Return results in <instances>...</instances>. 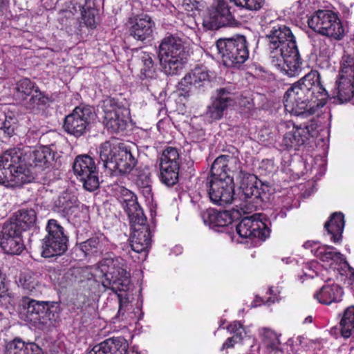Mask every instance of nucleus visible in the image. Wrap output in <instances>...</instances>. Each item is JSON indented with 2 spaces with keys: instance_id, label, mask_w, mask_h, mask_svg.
<instances>
[{
  "instance_id": "obj_1",
  "label": "nucleus",
  "mask_w": 354,
  "mask_h": 354,
  "mask_svg": "<svg viewBox=\"0 0 354 354\" xmlns=\"http://www.w3.org/2000/svg\"><path fill=\"white\" fill-rule=\"evenodd\" d=\"M265 30L272 64L288 76L297 75L301 70V62L295 38L290 29L271 21Z\"/></svg>"
},
{
  "instance_id": "obj_2",
  "label": "nucleus",
  "mask_w": 354,
  "mask_h": 354,
  "mask_svg": "<svg viewBox=\"0 0 354 354\" xmlns=\"http://www.w3.org/2000/svg\"><path fill=\"white\" fill-rule=\"evenodd\" d=\"M329 95L320 82L318 71H311L289 88L284 95V107L290 114L314 113L325 105Z\"/></svg>"
},
{
  "instance_id": "obj_3",
  "label": "nucleus",
  "mask_w": 354,
  "mask_h": 354,
  "mask_svg": "<svg viewBox=\"0 0 354 354\" xmlns=\"http://www.w3.org/2000/svg\"><path fill=\"white\" fill-rule=\"evenodd\" d=\"M239 166L236 158L221 156L213 162L209 180V196L214 204L223 205L232 203L234 196V183L231 171L233 165ZM239 168V167H238Z\"/></svg>"
},
{
  "instance_id": "obj_4",
  "label": "nucleus",
  "mask_w": 354,
  "mask_h": 354,
  "mask_svg": "<svg viewBox=\"0 0 354 354\" xmlns=\"http://www.w3.org/2000/svg\"><path fill=\"white\" fill-rule=\"evenodd\" d=\"M33 180L20 149L13 148L0 156V184L6 187H20Z\"/></svg>"
},
{
  "instance_id": "obj_5",
  "label": "nucleus",
  "mask_w": 354,
  "mask_h": 354,
  "mask_svg": "<svg viewBox=\"0 0 354 354\" xmlns=\"http://www.w3.org/2000/svg\"><path fill=\"white\" fill-rule=\"evenodd\" d=\"M93 281L101 279L104 290L110 289L117 293L127 291L130 283L129 274L123 268L120 259L106 258L102 260L95 272L91 274Z\"/></svg>"
},
{
  "instance_id": "obj_6",
  "label": "nucleus",
  "mask_w": 354,
  "mask_h": 354,
  "mask_svg": "<svg viewBox=\"0 0 354 354\" xmlns=\"http://www.w3.org/2000/svg\"><path fill=\"white\" fill-rule=\"evenodd\" d=\"M158 58L165 74H178L187 59V52L182 39L174 35L163 38L158 47Z\"/></svg>"
},
{
  "instance_id": "obj_7",
  "label": "nucleus",
  "mask_w": 354,
  "mask_h": 354,
  "mask_svg": "<svg viewBox=\"0 0 354 354\" xmlns=\"http://www.w3.org/2000/svg\"><path fill=\"white\" fill-rule=\"evenodd\" d=\"M215 48L223 64L227 67H239L249 57L247 41L244 36L220 39L216 42Z\"/></svg>"
},
{
  "instance_id": "obj_8",
  "label": "nucleus",
  "mask_w": 354,
  "mask_h": 354,
  "mask_svg": "<svg viewBox=\"0 0 354 354\" xmlns=\"http://www.w3.org/2000/svg\"><path fill=\"white\" fill-rule=\"evenodd\" d=\"M308 26L314 31L340 40L343 38L345 30L338 15L329 10H319L308 19Z\"/></svg>"
},
{
  "instance_id": "obj_9",
  "label": "nucleus",
  "mask_w": 354,
  "mask_h": 354,
  "mask_svg": "<svg viewBox=\"0 0 354 354\" xmlns=\"http://www.w3.org/2000/svg\"><path fill=\"white\" fill-rule=\"evenodd\" d=\"M47 235L42 240L41 256L50 258L63 254L67 250L68 237L63 227L55 219L48 221Z\"/></svg>"
},
{
  "instance_id": "obj_10",
  "label": "nucleus",
  "mask_w": 354,
  "mask_h": 354,
  "mask_svg": "<svg viewBox=\"0 0 354 354\" xmlns=\"http://www.w3.org/2000/svg\"><path fill=\"white\" fill-rule=\"evenodd\" d=\"M306 249L310 250L311 252L322 261L325 266H328L334 272L344 274L350 266L344 255L339 252L334 247L328 245H322L319 242L307 241L303 245Z\"/></svg>"
},
{
  "instance_id": "obj_11",
  "label": "nucleus",
  "mask_w": 354,
  "mask_h": 354,
  "mask_svg": "<svg viewBox=\"0 0 354 354\" xmlns=\"http://www.w3.org/2000/svg\"><path fill=\"white\" fill-rule=\"evenodd\" d=\"M270 222L261 214L244 217L236 226V232L244 239L265 241L270 234Z\"/></svg>"
},
{
  "instance_id": "obj_12",
  "label": "nucleus",
  "mask_w": 354,
  "mask_h": 354,
  "mask_svg": "<svg viewBox=\"0 0 354 354\" xmlns=\"http://www.w3.org/2000/svg\"><path fill=\"white\" fill-rule=\"evenodd\" d=\"M104 124L113 133L125 129L129 111L113 98H108L103 102Z\"/></svg>"
},
{
  "instance_id": "obj_13",
  "label": "nucleus",
  "mask_w": 354,
  "mask_h": 354,
  "mask_svg": "<svg viewBox=\"0 0 354 354\" xmlns=\"http://www.w3.org/2000/svg\"><path fill=\"white\" fill-rule=\"evenodd\" d=\"M73 168L77 178L83 183L86 190L92 192L98 187L97 172L92 158L87 155L78 156L74 161Z\"/></svg>"
},
{
  "instance_id": "obj_14",
  "label": "nucleus",
  "mask_w": 354,
  "mask_h": 354,
  "mask_svg": "<svg viewBox=\"0 0 354 354\" xmlns=\"http://www.w3.org/2000/svg\"><path fill=\"white\" fill-rule=\"evenodd\" d=\"M233 16L226 0H214L203 19V25L209 30L230 26Z\"/></svg>"
},
{
  "instance_id": "obj_15",
  "label": "nucleus",
  "mask_w": 354,
  "mask_h": 354,
  "mask_svg": "<svg viewBox=\"0 0 354 354\" xmlns=\"http://www.w3.org/2000/svg\"><path fill=\"white\" fill-rule=\"evenodd\" d=\"M94 117L92 109L87 106H77L65 118L64 127L68 133L82 136Z\"/></svg>"
},
{
  "instance_id": "obj_16",
  "label": "nucleus",
  "mask_w": 354,
  "mask_h": 354,
  "mask_svg": "<svg viewBox=\"0 0 354 354\" xmlns=\"http://www.w3.org/2000/svg\"><path fill=\"white\" fill-rule=\"evenodd\" d=\"M21 233L15 224L4 223L0 232V246L5 253L19 254L24 250Z\"/></svg>"
},
{
  "instance_id": "obj_17",
  "label": "nucleus",
  "mask_w": 354,
  "mask_h": 354,
  "mask_svg": "<svg viewBox=\"0 0 354 354\" xmlns=\"http://www.w3.org/2000/svg\"><path fill=\"white\" fill-rule=\"evenodd\" d=\"M116 196L127 213L130 222L142 223L147 221L142 209L137 202L136 196L131 191L125 187H120L116 191Z\"/></svg>"
},
{
  "instance_id": "obj_18",
  "label": "nucleus",
  "mask_w": 354,
  "mask_h": 354,
  "mask_svg": "<svg viewBox=\"0 0 354 354\" xmlns=\"http://www.w3.org/2000/svg\"><path fill=\"white\" fill-rule=\"evenodd\" d=\"M237 97L229 89L223 88L218 91V96L208 107L205 117L209 122L222 118L224 111L236 103Z\"/></svg>"
},
{
  "instance_id": "obj_19",
  "label": "nucleus",
  "mask_w": 354,
  "mask_h": 354,
  "mask_svg": "<svg viewBox=\"0 0 354 354\" xmlns=\"http://www.w3.org/2000/svg\"><path fill=\"white\" fill-rule=\"evenodd\" d=\"M316 136L314 131V124L300 125L299 127L292 126L289 131L286 132L283 137L281 145L286 149H297L303 145L310 137Z\"/></svg>"
},
{
  "instance_id": "obj_20",
  "label": "nucleus",
  "mask_w": 354,
  "mask_h": 354,
  "mask_svg": "<svg viewBox=\"0 0 354 354\" xmlns=\"http://www.w3.org/2000/svg\"><path fill=\"white\" fill-rule=\"evenodd\" d=\"M133 229L130 237V245L132 250L137 253L147 252L151 247V233L149 227L145 224L138 222H130Z\"/></svg>"
},
{
  "instance_id": "obj_21",
  "label": "nucleus",
  "mask_w": 354,
  "mask_h": 354,
  "mask_svg": "<svg viewBox=\"0 0 354 354\" xmlns=\"http://www.w3.org/2000/svg\"><path fill=\"white\" fill-rule=\"evenodd\" d=\"M27 158L28 164L38 170H45L53 167L55 158V153L52 149L46 146L39 147L29 149L24 155Z\"/></svg>"
},
{
  "instance_id": "obj_22",
  "label": "nucleus",
  "mask_w": 354,
  "mask_h": 354,
  "mask_svg": "<svg viewBox=\"0 0 354 354\" xmlns=\"http://www.w3.org/2000/svg\"><path fill=\"white\" fill-rule=\"evenodd\" d=\"M127 341L122 337H111L95 345L88 354H139L133 349L127 351Z\"/></svg>"
},
{
  "instance_id": "obj_23",
  "label": "nucleus",
  "mask_w": 354,
  "mask_h": 354,
  "mask_svg": "<svg viewBox=\"0 0 354 354\" xmlns=\"http://www.w3.org/2000/svg\"><path fill=\"white\" fill-rule=\"evenodd\" d=\"M129 32L136 39L144 41L151 36L154 23L146 14L133 16L128 21Z\"/></svg>"
},
{
  "instance_id": "obj_24",
  "label": "nucleus",
  "mask_w": 354,
  "mask_h": 354,
  "mask_svg": "<svg viewBox=\"0 0 354 354\" xmlns=\"http://www.w3.org/2000/svg\"><path fill=\"white\" fill-rule=\"evenodd\" d=\"M330 94L336 102L343 104L351 102L354 105V79L337 77Z\"/></svg>"
},
{
  "instance_id": "obj_25",
  "label": "nucleus",
  "mask_w": 354,
  "mask_h": 354,
  "mask_svg": "<svg viewBox=\"0 0 354 354\" xmlns=\"http://www.w3.org/2000/svg\"><path fill=\"white\" fill-rule=\"evenodd\" d=\"M136 160L133 157L129 146L122 144L120 150L111 167V170L118 171L120 174H127L132 171L136 165Z\"/></svg>"
},
{
  "instance_id": "obj_26",
  "label": "nucleus",
  "mask_w": 354,
  "mask_h": 354,
  "mask_svg": "<svg viewBox=\"0 0 354 354\" xmlns=\"http://www.w3.org/2000/svg\"><path fill=\"white\" fill-rule=\"evenodd\" d=\"M50 314L47 304L43 301L31 300L28 304L27 317L35 324L47 325Z\"/></svg>"
},
{
  "instance_id": "obj_27",
  "label": "nucleus",
  "mask_w": 354,
  "mask_h": 354,
  "mask_svg": "<svg viewBox=\"0 0 354 354\" xmlns=\"http://www.w3.org/2000/svg\"><path fill=\"white\" fill-rule=\"evenodd\" d=\"M17 122L16 106L12 104L0 105V129L8 136L13 135Z\"/></svg>"
},
{
  "instance_id": "obj_28",
  "label": "nucleus",
  "mask_w": 354,
  "mask_h": 354,
  "mask_svg": "<svg viewBox=\"0 0 354 354\" xmlns=\"http://www.w3.org/2000/svg\"><path fill=\"white\" fill-rule=\"evenodd\" d=\"M344 292L342 288L337 284H328L314 294V298L320 304L330 305L333 302L342 300Z\"/></svg>"
},
{
  "instance_id": "obj_29",
  "label": "nucleus",
  "mask_w": 354,
  "mask_h": 354,
  "mask_svg": "<svg viewBox=\"0 0 354 354\" xmlns=\"http://www.w3.org/2000/svg\"><path fill=\"white\" fill-rule=\"evenodd\" d=\"M202 218L205 225L215 230L216 227L227 226L232 222V216L227 212H218L214 209L203 212Z\"/></svg>"
},
{
  "instance_id": "obj_30",
  "label": "nucleus",
  "mask_w": 354,
  "mask_h": 354,
  "mask_svg": "<svg viewBox=\"0 0 354 354\" xmlns=\"http://www.w3.org/2000/svg\"><path fill=\"white\" fill-rule=\"evenodd\" d=\"M261 342L258 349L264 351L268 354H281V343L278 335L268 328L260 330Z\"/></svg>"
},
{
  "instance_id": "obj_31",
  "label": "nucleus",
  "mask_w": 354,
  "mask_h": 354,
  "mask_svg": "<svg viewBox=\"0 0 354 354\" xmlns=\"http://www.w3.org/2000/svg\"><path fill=\"white\" fill-rule=\"evenodd\" d=\"M37 221V214L33 209H21L7 221L16 225L19 231H26L33 227Z\"/></svg>"
},
{
  "instance_id": "obj_32",
  "label": "nucleus",
  "mask_w": 354,
  "mask_h": 354,
  "mask_svg": "<svg viewBox=\"0 0 354 354\" xmlns=\"http://www.w3.org/2000/svg\"><path fill=\"white\" fill-rule=\"evenodd\" d=\"M344 224V216L342 212L333 213L325 223L324 228L331 236L330 239L333 243H339L342 240Z\"/></svg>"
},
{
  "instance_id": "obj_33",
  "label": "nucleus",
  "mask_w": 354,
  "mask_h": 354,
  "mask_svg": "<svg viewBox=\"0 0 354 354\" xmlns=\"http://www.w3.org/2000/svg\"><path fill=\"white\" fill-rule=\"evenodd\" d=\"M7 354H41V348L33 342L22 341L16 338L6 346Z\"/></svg>"
},
{
  "instance_id": "obj_34",
  "label": "nucleus",
  "mask_w": 354,
  "mask_h": 354,
  "mask_svg": "<svg viewBox=\"0 0 354 354\" xmlns=\"http://www.w3.org/2000/svg\"><path fill=\"white\" fill-rule=\"evenodd\" d=\"M122 144H115L108 141L101 144L100 146L98 153L106 168L111 170V167L118 156V152L120 150Z\"/></svg>"
},
{
  "instance_id": "obj_35",
  "label": "nucleus",
  "mask_w": 354,
  "mask_h": 354,
  "mask_svg": "<svg viewBox=\"0 0 354 354\" xmlns=\"http://www.w3.org/2000/svg\"><path fill=\"white\" fill-rule=\"evenodd\" d=\"M209 75L203 67H196L192 72L186 75L179 83L180 88L186 90L189 86H197L201 82L207 80Z\"/></svg>"
},
{
  "instance_id": "obj_36",
  "label": "nucleus",
  "mask_w": 354,
  "mask_h": 354,
  "mask_svg": "<svg viewBox=\"0 0 354 354\" xmlns=\"http://www.w3.org/2000/svg\"><path fill=\"white\" fill-rule=\"evenodd\" d=\"M240 189L245 198H255L259 196L258 180L255 176L241 172Z\"/></svg>"
},
{
  "instance_id": "obj_37",
  "label": "nucleus",
  "mask_w": 354,
  "mask_h": 354,
  "mask_svg": "<svg viewBox=\"0 0 354 354\" xmlns=\"http://www.w3.org/2000/svg\"><path fill=\"white\" fill-rule=\"evenodd\" d=\"M227 329L230 333L233 334V336L232 337H229L223 343L221 347V350H225L233 347L234 344L241 342L247 335V332L245 331L244 327L240 322L237 321H234L231 323L227 327Z\"/></svg>"
},
{
  "instance_id": "obj_38",
  "label": "nucleus",
  "mask_w": 354,
  "mask_h": 354,
  "mask_svg": "<svg viewBox=\"0 0 354 354\" xmlns=\"http://www.w3.org/2000/svg\"><path fill=\"white\" fill-rule=\"evenodd\" d=\"M341 333L344 338L354 334V306L346 308L340 321Z\"/></svg>"
},
{
  "instance_id": "obj_39",
  "label": "nucleus",
  "mask_w": 354,
  "mask_h": 354,
  "mask_svg": "<svg viewBox=\"0 0 354 354\" xmlns=\"http://www.w3.org/2000/svg\"><path fill=\"white\" fill-rule=\"evenodd\" d=\"M77 201V198L74 194L68 192L62 194L55 202L57 211L65 217Z\"/></svg>"
},
{
  "instance_id": "obj_40",
  "label": "nucleus",
  "mask_w": 354,
  "mask_h": 354,
  "mask_svg": "<svg viewBox=\"0 0 354 354\" xmlns=\"http://www.w3.org/2000/svg\"><path fill=\"white\" fill-rule=\"evenodd\" d=\"M15 304V296L8 288V282L0 270V305L8 308Z\"/></svg>"
},
{
  "instance_id": "obj_41",
  "label": "nucleus",
  "mask_w": 354,
  "mask_h": 354,
  "mask_svg": "<svg viewBox=\"0 0 354 354\" xmlns=\"http://www.w3.org/2000/svg\"><path fill=\"white\" fill-rule=\"evenodd\" d=\"M35 86L28 78H23L19 80L15 86V96L21 100H26L35 92Z\"/></svg>"
},
{
  "instance_id": "obj_42",
  "label": "nucleus",
  "mask_w": 354,
  "mask_h": 354,
  "mask_svg": "<svg viewBox=\"0 0 354 354\" xmlns=\"http://www.w3.org/2000/svg\"><path fill=\"white\" fill-rule=\"evenodd\" d=\"M178 169H174L170 165H167L166 163L160 164V180L162 183L167 186L176 184L178 178Z\"/></svg>"
},
{
  "instance_id": "obj_43",
  "label": "nucleus",
  "mask_w": 354,
  "mask_h": 354,
  "mask_svg": "<svg viewBox=\"0 0 354 354\" xmlns=\"http://www.w3.org/2000/svg\"><path fill=\"white\" fill-rule=\"evenodd\" d=\"M18 285L28 292H33L38 286L36 274L30 271L21 272L19 277Z\"/></svg>"
},
{
  "instance_id": "obj_44",
  "label": "nucleus",
  "mask_w": 354,
  "mask_h": 354,
  "mask_svg": "<svg viewBox=\"0 0 354 354\" xmlns=\"http://www.w3.org/2000/svg\"><path fill=\"white\" fill-rule=\"evenodd\" d=\"M337 77L354 79V55L345 54L342 56Z\"/></svg>"
},
{
  "instance_id": "obj_45",
  "label": "nucleus",
  "mask_w": 354,
  "mask_h": 354,
  "mask_svg": "<svg viewBox=\"0 0 354 354\" xmlns=\"http://www.w3.org/2000/svg\"><path fill=\"white\" fill-rule=\"evenodd\" d=\"M48 101V98L36 87L35 92L30 95L26 102V107L32 111H37L44 106Z\"/></svg>"
},
{
  "instance_id": "obj_46",
  "label": "nucleus",
  "mask_w": 354,
  "mask_h": 354,
  "mask_svg": "<svg viewBox=\"0 0 354 354\" xmlns=\"http://www.w3.org/2000/svg\"><path fill=\"white\" fill-rule=\"evenodd\" d=\"M319 266L315 261L307 262L304 264L301 274L297 276V280L300 283H304L308 279H313L318 276V269Z\"/></svg>"
},
{
  "instance_id": "obj_47",
  "label": "nucleus",
  "mask_w": 354,
  "mask_h": 354,
  "mask_svg": "<svg viewBox=\"0 0 354 354\" xmlns=\"http://www.w3.org/2000/svg\"><path fill=\"white\" fill-rule=\"evenodd\" d=\"M88 209L83 205H81L78 201L72 207L70 212L65 216L69 221L73 222H80L82 220L85 221L87 218Z\"/></svg>"
},
{
  "instance_id": "obj_48",
  "label": "nucleus",
  "mask_w": 354,
  "mask_h": 354,
  "mask_svg": "<svg viewBox=\"0 0 354 354\" xmlns=\"http://www.w3.org/2000/svg\"><path fill=\"white\" fill-rule=\"evenodd\" d=\"M178 159V151L175 148L168 147L162 154L160 164L166 163L167 165H170L174 169L179 168Z\"/></svg>"
},
{
  "instance_id": "obj_49",
  "label": "nucleus",
  "mask_w": 354,
  "mask_h": 354,
  "mask_svg": "<svg viewBox=\"0 0 354 354\" xmlns=\"http://www.w3.org/2000/svg\"><path fill=\"white\" fill-rule=\"evenodd\" d=\"M151 180L148 174L139 176L137 179V185L140 187L144 196L150 200L152 198Z\"/></svg>"
},
{
  "instance_id": "obj_50",
  "label": "nucleus",
  "mask_w": 354,
  "mask_h": 354,
  "mask_svg": "<svg viewBox=\"0 0 354 354\" xmlns=\"http://www.w3.org/2000/svg\"><path fill=\"white\" fill-rule=\"evenodd\" d=\"M310 0H299L294 3L290 8V14L292 15L295 18L300 17L303 15L306 10L312 8L310 6Z\"/></svg>"
},
{
  "instance_id": "obj_51",
  "label": "nucleus",
  "mask_w": 354,
  "mask_h": 354,
  "mask_svg": "<svg viewBox=\"0 0 354 354\" xmlns=\"http://www.w3.org/2000/svg\"><path fill=\"white\" fill-rule=\"evenodd\" d=\"M234 2L236 6L245 8L249 10H259L264 5L265 0H230Z\"/></svg>"
},
{
  "instance_id": "obj_52",
  "label": "nucleus",
  "mask_w": 354,
  "mask_h": 354,
  "mask_svg": "<svg viewBox=\"0 0 354 354\" xmlns=\"http://www.w3.org/2000/svg\"><path fill=\"white\" fill-rule=\"evenodd\" d=\"M100 246L99 241L96 238L89 239L80 245V250L85 256L95 254Z\"/></svg>"
},
{
  "instance_id": "obj_53",
  "label": "nucleus",
  "mask_w": 354,
  "mask_h": 354,
  "mask_svg": "<svg viewBox=\"0 0 354 354\" xmlns=\"http://www.w3.org/2000/svg\"><path fill=\"white\" fill-rule=\"evenodd\" d=\"M97 11L94 8H82V17L85 25L91 28L95 27V14Z\"/></svg>"
},
{
  "instance_id": "obj_54",
  "label": "nucleus",
  "mask_w": 354,
  "mask_h": 354,
  "mask_svg": "<svg viewBox=\"0 0 354 354\" xmlns=\"http://www.w3.org/2000/svg\"><path fill=\"white\" fill-rule=\"evenodd\" d=\"M259 169L261 174L267 176L275 174L278 167L274 164L273 160L266 159L261 161Z\"/></svg>"
},
{
  "instance_id": "obj_55",
  "label": "nucleus",
  "mask_w": 354,
  "mask_h": 354,
  "mask_svg": "<svg viewBox=\"0 0 354 354\" xmlns=\"http://www.w3.org/2000/svg\"><path fill=\"white\" fill-rule=\"evenodd\" d=\"M258 189L259 196H255L254 198L261 199L262 201L269 199L268 192L270 191V187L268 184L258 181Z\"/></svg>"
},
{
  "instance_id": "obj_56",
  "label": "nucleus",
  "mask_w": 354,
  "mask_h": 354,
  "mask_svg": "<svg viewBox=\"0 0 354 354\" xmlns=\"http://www.w3.org/2000/svg\"><path fill=\"white\" fill-rule=\"evenodd\" d=\"M315 343L310 339H308L302 336H299L295 340V344L293 348L297 346H300L303 350H306L307 347L313 348Z\"/></svg>"
},
{
  "instance_id": "obj_57",
  "label": "nucleus",
  "mask_w": 354,
  "mask_h": 354,
  "mask_svg": "<svg viewBox=\"0 0 354 354\" xmlns=\"http://www.w3.org/2000/svg\"><path fill=\"white\" fill-rule=\"evenodd\" d=\"M141 60L145 66V68L142 70H144L145 71H147L153 67V62L150 54L144 53L141 57Z\"/></svg>"
},
{
  "instance_id": "obj_58",
  "label": "nucleus",
  "mask_w": 354,
  "mask_h": 354,
  "mask_svg": "<svg viewBox=\"0 0 354 354\" xmlns=\"http://www.w3.org/2000/svg\"><path fill=\"white\" fill-rule=\"evenodd\" d=\"M269 293L271 295L268 299H267L268 303H274L276 301L278 300L277 297V293L278 290L276 288H270L269 289Z\"/></svg>"
},
{
  "instance_id": "obj_59",
  "label": "nucleus",
  "mask_w": 354,
  "mask_h": 354,
  "mask_svg": "<svg viewBox=\"0 0 354 354\" xmlns=\"http://www.w3.org/2000/svg\"><path fill=\"white\" fill-rule=\"evenodd\" d=\"M334 47L333 45L329 46L328 48H324V46L321 47L320 52L324 55V56L327 57H330L333 53Z\"/></svg>"
},
{
  "instance_id": "obj_60",
  "label": "nucleus",
  "mask_w": 354,
  "mask_h": 354,
  "mask_svg": "<svg viewBox=\"0 0 354 354\" xmlns=\"http://www.w3.org/2000/svg\"><path fill=\"white\" fill-rule=\"evenodd\" d=\"M118 297H119V301H120V308H119L118 314L120 316L121 315H124V311L125 310L124 309V308H126L127 306V304L126 301H123L121 295H118Z\"/></svg>"
},
{
  "instance_id": "obj_61",
  "label": "nucleus",
  "mask_w": 354,
  "mask_h": 354,
  "mask_svg": "<svg viewBox=\"0 0 354 354\" xmlns=\"http://www.w3.org/2000/svg\"><path fill=\"white\" fill-rule=\"evenodd\" d=\"M349 272L350 277L349 280L351 281V285L354 286V270L352 268L350 267V269H346L344 274L339 273L341 275L347 274V272Z\"/></svg>"
},
{
  "instance_id": "obj_62",
  "label": "nucleus",
  "mask_w": 354,
  "mask_h": 354,
  "mask_svg": "<svg viewBox=\"0 0 354 354\" xmlns=\"http://www.w3.org/2000/svg\"><path fill=\"white\" fill-rule=\"evenodd\" d=\"M313 317L311 315H309L304 319V320L303 321V324H310L313 322Z\"/></svg>"
},
{
  "instance_id": "obj_63",
  "label": "nucleus",
  "mask_w": 354,
  "mask_h": 354,
  "mask_svg": "<svg viewBox=\"0 0 354 354\" xmlns=\"http://www.w3.org/2000/svg\"><path fill=\"white\" fill-rule=\"evenodd\" d=\"M292 262V260L290 259V258H287L286 259V263H291Z\"/></svg>"
},
{
  "instance_id": "obj_64",
  "label": "nucleus",
  "mask_w": 354,
  "mask_h": 354,
  "mask_svg": "<svg viewBox=\"0 0 354 354\" xmlns=\"http://www.w3.org/2000/svg\"><path fill=\"white\" fill-rule=\"evenodd\" d=\"M4 0H0V6L3 4Z\"/></svg>"
}]
</instances>
